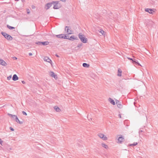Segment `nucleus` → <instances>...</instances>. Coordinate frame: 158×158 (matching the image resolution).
Masks as SVG:
<instances>
[{
	"label": "nucleus",
	"mask_w": 158,
	"mask_h": 158,
	"mask_svg": "<svg viewBox=\"0 0 158 158\" xmlns=\"http://www.w3.org/2000/svg\"><path fill=\"white\" fill-rule=\"evenodd\" d=\"M78 37L81 41L84 43L87 42V39L82 33H79L78 34Z\"/></svg>",
	"instance_id": "1"
},
{
	"label": "nucleus",
	"mask_w": 158,
	"mask_h": 158,
	"mask_svg": "<svg viewBox=\"0 0 158 158\" xmlns=\"http://www.w3.org/2000/svg\"><path fill=\"white\" fill-rule=\"evenodd\" d=\"M58 1H52V5H53V8L54 9H58L61 7V6Z\"/></svg>",
	"instance_id": "2"
},
{
	"label": "nucleus",
	"mask_w": 158,
	"mask_h": 158,
	"mask_svg": "<svg viewBox=\"0 0 158 158\" xmlns=\"http://www.w3.org/2000/svg\"><path fill=\"white\" fill-rule=\"evenodd\" d=\"M1 34L8 40H12V37L10 35L7 34L6 33L2 32Z\"/></svg>",
	"instance_id": "3"
},
{
	"label": "nucleus",
	"mask_w": 158,
	"mask_h": 158,
	"mask_svg": "<svg viewBox=\"0 0 158 158\" xmlns=\"http://www.w3.org/2000/svg\"><path fill=\"white\" fill-rule=\"evenodd\" d=\"M64 30L65 31H67V33L68 35L71 34H72L71 28L70 26H66L65 27Z\"/></svg>",
	"instance_id": "4"
},
{
	"label": "nucleus",
	"mask_w": 158,
	"mask_h": 158,
	"mask_svg": "<svg viewBox=\"0 0 158 158\" xmlns=\"http://www.w3.org/2000/svg\"><path fill=\"white\" fill-rule=\"evenodd\" d=\"M49 42L48 41L40 42L38 41L35 43V44L38 45H43L45 46L48 45L49 44Z\"/></svg>",
	"instance_id": "5"
},
{
	"label": "nucleus",
	"mask_w": 158,
	"mask_h": 158,
	"mask_svg": "<svg viewBox=\"0 0 158 158\" xmlns=\"http://www.w3.org/2000/svg\"><path fill=\"white\" fill-rule=\"evenodd\" d=\"M52 5V2L47 3L45 6L44 8L46 10H48Z\"/></svg>",
	"instance_id": "6"
},
{
	"label": "nucleus",
	"mask_w": 158,
	"mask_h": 158,
	"mask_svg": "<svg viewBox=\"0 0 158 158\" xmlns=\"http://www.w3.org/2000/svg\"><path fill=\"white\" fill-rule=\"evenodd\" d=\"M116 103L118 108H122L123 107V105L122 104V103L119 101L116 100Z\"/></svg>",
	"instance_id": "7"
},
{
	"label": "nucleus",
	"mask_w": 158,
	"mask_h": 158,
	"mask_svg": "<svg viewBox=\"0 0 158 158\" xmlns=\"http://www.w3.org/2000/svg\"><path fill=\"white\" fill-rule=\"evenodd\" d=\"M98 135L100 138L104 140H106L107 139V137L105 136L104 135L102 134L99 133L98 134Z\"/></svg>",
	"instance_id": "8"
},
{
	"label": "nucleus",
	"mask_w": 158,
	"mask_h": 158,
	"mask_svg": "<svg viewBox=\"0 0 158 158\" xmlns=\"http://www.w3.org/2000/svg\"><path fill=\"white\" fill-rule=\"evenodd\" d=\"M50 76L54 78L55 79L57 78V76L55 75L53 72L51 71L50 72Z\"/></svg>",
	"instance_id": "9"
},
{
	"label": "nucleus",
	"mask_w": 158,
	"mask_h": 158,
	"mask_svg": "<svg viewBox=\"0 0 158 158\" xmlns=\"http://www.w3.org/2000/svg\"><path fill=\"white\" fill-rule=\"evenodd\" d=\"M44 61H47L50 63H51V62H52L51 60L47 56L44 57Z\"/></svg>",
	"instance_id": "10"
},
{
	"label": "nucleus",
	"mask_w": 158,
	"mask_h": 158,
	"mask_svg": "<svg viewBox=\"0 0 158 158\" xmlns=\"http://www.w3.org/2000/svg\"><path fill=\"white\" fill-rule=\"evenodd\" d=\"M0 64L4 66H6L7 64L4 61L1 59H0Z\"/></svg>",
	"instance_id": "11"
},
{
	"label": "nucleus",
	"mask_w": 158,
	"mask_h": 158,
	"mask_svg": "<svg viewBox=\"0 0 158 158\" xmlns=\"http://www.w3.org/2000/svg\"><path fill=\"white\" fill-rule=\"evenodd\" d=\"M145 11L150 14H152L153 12H154V11L153 10V9H146Z\"/></svg>",
	"instance_id": "12"
},
{
	"label": "nucleus",
	"mask_w": 158,
	"mask_h": 158,
	"mask_svg": "<svg viewBox=\"0 0 158 158\" xmlns=\"http://www.w3.org/2000/svg\"><path fill=\"white\" fill-rule=\"evenodd\" d=\"M19 79V78L15 74L13 75V77H12V80L14 81H16L17 80H18Z\"/></svg>",
	"instance_id": "13"
},
{
	"label": "nucleus",
	"mask_w": 158,
	"mask_h": 158,
	"mask_svg": "<svg viewBox=\"0 0 158 158\" xmlns=\"http://www.w3.org/2000/svg\"><path fill=\"white\" fill-rule=\"evenodd\" d=\"M78 39L77 37H75L74 36L72 35L70 38L69 37L68 40H77Z\"/></svg>",
	"instance_id": "14"
},
{
	"label": "nucleus",
	"mask_w": 158,
	"mask_h": 158,
	"mask_svg": "<svg viewBox=\"0 0 158 158\" xmlns=\"http://www.w3.org/2000/svg\"><path fill=\"white\" fill-rule=\"evenodd\" d=\"M132 63L137 65L139 66H141L140 64L138 62V61L135 59H134L133 60Z\"/></svg>",
	"instance_id": "15"
},
{
	"label": "nucleus",
	"mask_w": 158,
	"mask_h": 158,
	"mask_svg": "<svg viewBox=\"0 0 158 158\" xmlns=\"http://www.w3.org/2000/svg\"><path fill=\"white\" fill-rule=\"evenodd\" d=\"M122 73V71L120 69H118V71L117 75L118 76L121 77L122 75V74H121Z\"/></svg>",
	"instance_id": "16"
},
{
	"label": "nucleus",
	"mask_w": 158,
	"mask_h": 158,
	"mask_svg": "<svg viewBox=\"0 0 158 158\" xmlns=\"http://www.w3.org/2000/svg\"><path fill=\"white\" fill-rule=\"evenodd\" d=\"M15 119V121L17 122L18 123H19L20 124H23V121H19L18 118L17 117H16V118Z\"/></svg>",
	"instance_id": "17"
},
{
	"label": "nucleus",
	"mask_w": 158,
	"mask_h": 158,
	"mask_svg": "<svg viewBox=\"0 0 158 158\" xmlns=\"http://www.w3.org/2000/svg\"><path fill=\"white\" fill-rule=\"evenodd\" d=\"M124 138L122 136L119 137L118 139V142L119 143H121L123 141Z\"/></svg>",
	"instance_id": "18"
},
{
	"label": "nucleus",
	"mask_w": 158,
	"mask_h": 158,
	"mask_svg": "<svg viewBox=\"0 0 158 158\" xmlns=\"http://www.w3.org/2000/svg\"><path fill=\"white\" fill-rule=\"evenodd\" d=\"M109 101L113 105H115V102L114 101L110 98H109Z\"/></svg>",
	"instance_id": "19"
},
{
	"label": "nucleus",
	"mask_w": 158,
	"mask_h": 158,
	"mask_svg": "<svg viewBox=\"0 0 158 158\" xmlns=\"http://www.w3.org/2000/svg\"><path fill=\"white\" fill-rule=\"evenodd\" d=\"M64 35V34H61L58 35H56V36L58 38L62 39L63 38V35Z\"/></svg>",
	"instance_id": "20"
},
{
	"label": "nucleus",
	"mask_w": 158,
	"mask_h": 158,
	"mask_svg": "<svg viewBox=\"0 0 158 158\" xmlns=\"http://www.w3.org/2000/svg\"><path fill=\"white\" fill-rule=\"evenodd\" d=\"M82 65L84 67L86 68H88L89 66V65L86 63H83Z\"/></svg>",
	"instance_id": "21"
},
{
	"label": "nucleus",
	"mask_w": 158,
	"mask_h": 158,
	"mask_svg": "<svg viewBox=\"0 0 158 158\" xmlns=\"http://www.w3.org/2000/svg\"><path fill=\"white\" fill-rule=\"evenodd\" d=\"M54 109L57 112H59L60 110V109L57 106H55L54 107Z\"/></svg>",
	"instance_id": "22"
},
{
	"label": "nucleus",
	"mask_w": 158,
	"mask_h": 158,
	"mask_svg": "<svg viewBox=\"0 0 158 158\" xmlns=\"http://www.w3.org/2000/svg\"><path fill=\"white\" fill-rule=\"evenodd\" d=\"M100 31H99V32H100L102 35H105V31L102 29H100Z\"/></svg>",
	"instance_id": "23"
},
{
	"label": "nucleus",
	"mask_w": 158,
	"mask_h": 158,
	"mask_svg": "<svg viewBox=\"0 0 158 158\" xmlns=\"http://www.w3.org/2000/svg\"><path fill=\"white\" fill-rule=\"evenodd\" d=\"M102 147L104 148H105L107 149L108 148V146L107 145H106L104 143H102Z\"/></svg>",
	"instance_id": "24"
},
{
	"label": "nucleus",
	"mask_w": 158,
	"mask_h": 158,
	"mask_svg": "<svg viewBox=\"0 0 158 158\" xmlns=\"http://www.w3.org/2000/svg\"><path fill=\"white\" fill-rule=\"evenodd\" d=\"M7 27L9 29H10V30H12V29H15V27H12V26H10L9 25H7Z\"/></svg>",
	"instance_id": "25"
},
{
	"label": "nucleus",
	"mask_w": 158,
	"mask_h": 158,
	"mask_svg": "<svg viewBox=\"0 0 158 158\" xmlns=\"http://www.w3.org/2000/svg\"><path fill=\"white\" fill-rule=\"evenodd\" d=\"M137 144H138V143L137 142H135V143H134L132 144H129V146H135V145H137Z\"/></svg>",
	"instance_id": "26"
},
{
	"label": "nucleus",
	"mask_w": 158,
	"mask_h": 158,
	"mask_svg": "<svg viewBox=\"0 0 158 158\" xmlns=\"http://www.w3.org/2000/svg\"><path fill=\"white\" fill-rule=\"evenodd\" d=\"M67 36H68V35H67V34L64 35H64H63V38L64 39H68L69 37L68 38Z\"/></svg>",
	"instance_id": "27"
},
{
	"label": "nucleus",
	"mask_w": 158,
	"mask_h": 158,
	"mask_svg": "<svg viewBox=\"0 0 158 158\" xmlns=\"http://www.w3.org/2000/svg\"><path fill=\"white\" fill-rule=\"evenodd\" d=\"M12 76L11 75L9 76V77H7V79L8 80H10Z\"/></svg>",
	"instance_id": "28"
},
{
	"label": "nucleus",
	"mask_w": 158,
	"mask_h": 158,
	"mask_svg": "<svg viewBox=\"0 0 158 158\" xmlns=\"http://www.w3.org/2000/svg\"><path fill=\"white\" fill-rule=\"evenodd\" d=\"M8 115H9V116H10L11 118V117H12V116H14L15 117V115H12L11 114H8Z\"/></svg>",
	"instance_id": "29"
},
{
	"label": "nucleus",
	"mask_w": 158,
	"mask_h": 158,
	"mask_svg": "<svg viewBox=\"0 0 158 158\" xmlns=\"http://www.w3.org/2000/svg\"><path fill=\"white\" fill-rule=\"evenodd\" d=\"M82 43H81L80 44H79L77 46V47H79V48L81 46H82Z\"/></svg>",
	"instance_id": "30"
},
{
	"label": "nucleus",
	"mask_w": 158,
	"mask_h": 158,
	"mask_svg": "<svg viewBox=\"0 0 158 158\" xmlns=\"http://www.w3.org/2000/svg\"><path fill=\"white\" fill-rule=\"evenodd\" d=\"M23 114V115H27V113L25 112V111H23L22 112Z\"/></svg>",
	"instance_id": "31"
},
{
	"label": "nucleus",
	"mask_w": 158,
	"mask_h": 158,
	"mask_svg": "<svg viewBox=\"0 0 158 158\" xmlns=\"http://www.w3.org/2000/svg\"><path fill=\"white\" fill-rule=\"evenodd\" d=\"M10 130H11V131H13L14 130V129L13 128H12L11 127H10Z\"/></svg>",
	"instance_id": "32"
},
{
	"label": "nucleus",
	"mask_w": 158,
	"mask_h": 158,
	"mask_svg": "<svg viewBox=\"0 0 158 158\" xmlns=\"http://www.w3.org/2000/svg\"><path fill=\"white\" fill-rule=\"evenodd\" d=\"M6 148L8 151H10V150H11L12 149V148H8L7 147V148Z\"/></svg>",
	"instance_id": "33"
},
{
	"label": "nucleus",
	"mask_w": 158,
	"mask_h": 158,
	"mask_svg": "<svg viewBox=\"0 0 158 158\" xmlns=\"http://www.w3.org/2000/svg\"><path fill=\"white\" fill-rule=\"evenodd\" d=\"M127 58L130 60H131L132 61V62H133V60H134V59H133L132 58L127 57Z\"/></svg>",
	"instance_id": "34"
},
{
	"label": "nucleus",
	"mask_w": 158,
	"mask_h": 158,
	"mask_svg": "<svg viewBox=\"0 0 158 158\" xmlns=\"http://www.w3.org/2000/svg\"><path fill=\"white\" fill-rule=\"evenodd\" d=\"M3 143V141H2V139L0 138V143L2 145V143Z\"/></svg>",
	"instance_id": "35"
},
{
	"label": "nucleus",
	"mask_w": 158,
	"mask_h": 158,
	"mask_svg": "<svg viewBox=\"0 0 158 158\" xmlns=\"http://www.w3.org/2000/svg\"><path fill=\"white\" fill-rule=\"evenodd\" d=\"M15 117H14V116L11 117V118L15 119V118H16V117H17V116L15 115Z\"/></svg>",
	"instance_id": "36"
},
{
	"label": "nucleus",
	"mask_w": 158,
	"mask_h": 158,
	"mask_svg": "<svg viewBox=\"0 0 158 158\" xmlns=\"http://www.w3.org/2000/svg\"><path fill=\"white\" fill-rule=\"evenodd\" d=\"M62 2H65L66 1V0H60Z\"/></svg>",
	"instance_id": "37"
},
{
	"label": "nucleus",
	"mask_w": 158,
	"mask_h": 158,
	"mask_svg": "<svg viewBox=\"0 0 158 158\" xmlns=\"http://www.w3.org/2000/svg\"><path fill=\"white\" fill-rule=\"evenodd\" d=\"M13 59L14 60H16L17 59V58L16 57H13Z\"/></svg>",
	"instance_id": "38"
},
{
	"label": "nucleus",
	"mask_w": 158,
	"mask_h": 158,
	"mask_svg": "<svg viewBox=\"0 0 158 158\" xmlns=\"http://www.w3.org/2000/svg\"><path fill=\"white\" fill-rule=\"evenodd\" d=\"M22 82L23 84H25V82L24 81H22Z\"/></svg>",
	"instance_id": "39"
},
{
	"label": "nucleus",
	"mask_w": 158,
	"mask_h": 158,
	"mask_svg": "<svg viewBox=\"0 0 158 158\" xmlns=\"http://www.w3.org/2000/svg\"><path fill=\"white\" fill-rule=\"evenodd\" d=\"M32 55V54L31 53H29V56H31V55Z\"/></svg>",
	"instance_id": "40"
},
{
	"label": "nucleus",
	"mask_w": 158,
	"mask_h": 158,
	"mask_svg": "<svg viewBox=\"0 0 158 158\" xmlns=\"http://www.w3.org/2000/svg\"><path fill=\"white\" fill-rule=\"evenodd\" d=\"M56 56L57 57H59V56L57 54H56Z\"/></svg>",
	"instance_id": "41"
},
{
	"label": "nucleus",
	"mask_w": 158,
	"mask_h": 158,
	"mask_svg": "<svg viewBox=\"0 0 158 158\" xmlns=\"http://www.w3.org/2000/svg\"><path fill=\"white\" fill-rule=\"evenodd\" d=\"M118 116L120 118H121V114H119L118 115Z\"/></svg>",
	"instance_id": "42"
},
{
	"label": "nucleus",
	"mask_w": 158,
	"mask_h": 158,
	"mask_svg": "<svg viewBox=\"0 0 158 158\" xmlns=\"http://www.w3.org/2000/svg\"><path fill=\"white\" fill-rule=\"evenodd\" d=\"M142 132H143V131L141 130L139 131V133H140Z\"/></svg>",
	"instance_id": "43"
},
{
	"label": "nucleus",
	"mask_w": 158,
	"mask_h": 158,
	"mask_svg": "<svg viewBox=\"0 0 158 158\" xmlns=\"http://www.w3.org/2000/svg\"><path fill=\"white\" fill-rule=\"evenodd\" d=\"M29 12H27V14H29Z\"/></svg>",
	"instance_id": "44"
},
{
	"label": "nucleus",
	"mask_w": 158,
	"mask_h": 158,
	"mask_svg": "<svg viewBox=\"0 0 158 158\" xmlns=\"http://www.w3.org/2000/svg\"><path fill=\"white\" fill-rule=\"evenodd\" d=\"M15 1H19V0H15Z\"/></svg>",
	"instance_id": "45"
},
{
	"label": "nucleus",
	"mask_w": 158,
	"mask_h": 158,
	"mask_svg": "<svg viewBox=\"0 0 158 158\" xmlns=\"http://www.w3.org/2000/svg\"><path fill=\"white\" fill-rule=\"evenodd\" d=\"M32 8H33L34 7H32Z\"/></svg>",
	"instance_id": "46"
},
{
	"label": "nucleus",
	"mask_w": 158,
	"mask_h": 158,
	"mask_svg": "<svg viewBox=\"0 0 158 158\" xmlns=\"http://www.w3.org/2000/svg\"><path fill=\"white\" fill-rule=\"evenodd\" d=\"M32 8H33L34 7H32Z\"/></svg>",
	"instance_id": "47"
}]
</instances>
